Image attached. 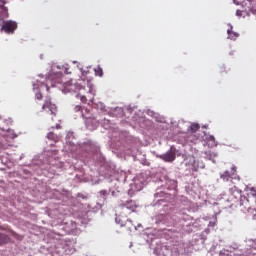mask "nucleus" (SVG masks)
I'll list each match as a JSON object with an SVG mask.
<instances>
[{
  "mask_svg": "<svg viewBox=\"0 0 256 256\" xmlns=\"http://www.w3.org/2000/svg\"><path fill=\"white\" fill-rule=\"evenodd\" d=\"M61 122H59V123H56V125L55 126H52V129H61Z\"/></svg>",
  "mask_w": 256,
  "mask_h": 256,
  "instance_id": "nucleus-20",
  "label": "nucleus"
},
{
  "mask_svg": "<svg viewBox=\"0 0 256 256\" xmlns=\"http://www.w3.org/2000/svg\"><path fill=\"white\" fill-rule=\"evenodd\" d=\"M127 224H128V223L126 222V224H124V227H126Z\"/></svg>",
  "mask_w": 256,
  "mask_h": 256,
  "instance_id": "nucleus-27",
  "label": "nucleus"
},
{
  "mask_svg": "<svg viewBox=\"0 0 256 256\" xmlns=\"http://www.w3.org/2000/svg\"><path fill=\"white\" fill-rule=\"evenodd\" d=\"M236 189H237V187H234V188L230 189V191H233V190H236Z\"/></svg>",
  "mask_w": 256,
  "mask_h": 256,
  "instance_id": "nucleus-23",
  "label": "nucleus"
},
{
  "mask_svg": "<svg viewBox=\"0 0 256 256\" xmlns=\"http://www.w3.org/2000/svg\"><path fill=\"white\" fill-rule=\"evenodd\" d=\"M228 33V39H237L239 37V34L233 32V28L227 30Z\"/></svg>",
  "mask_w": 256,
  "mask_h": 256,
  "instance_id": "nucleus-11",
  "label": "nucleus"
},
{
  "mask_svg": "<svg viewBox=\"0 0 256 256\" xmlns=\"http://www.w3.org/2000/svg\"><path fill=\"white\" fill-rule=\"evenodd\" d=\"M92 127H97V123H95Z\"/></svg>",
  "mask_w": 256,
  "mask_h": 256,
  "instance_id": "nucleus-25",
  "label": "nucleus"
},
{
  "mask_svg": "<svg viewBox=\"0 0 256 256\" xmlns=\"http://www.w3.org/2000/svg\"><path fill=\"white\" fill-rule=\"evenodd\" d=\"M11 241L7 234L0 233V245H5Z\"/></svg>",
  "mask_w": 256,
  "mask_h": 256,
  "instance_id": "nucleus-10",
  "label": "nucleus"
},
{
  "mask_svg": "<svg viewBox=\"0 0 256 256\" xmlns=\"http://www.w3.org/2000/svg\"><path fill=\"white\" fill-rule=\"evenodd\" d=\"M248 213L252 215V219L256 220V209L251 208V206L246 207Z\"/></svg>",
  "mask_w": 256,
  "mask_h": 256,
  "instance_id": "nucleus-14",
  "label": "nucleus"
},
{
  "mask_svg": "<svg viewBox=\"0 0 256 256\" xmlns=\"http://www.w3.org/2000/svg\"><path fill=\"white\" fill-rule=\"evenodd\" d=\"M122 211L125 209H129L131 213H134L135 209H137V204L133 200H127L125 203L121 204Z\"/></svg>",
  "mask_w": 256,
  "mask_h": 256,
  "instance_id": "nucleus-6",
  "label": "nucleus"
},
{
  "mask_svg": "<svg viewBox=\"0 0 256 256\" xmlns=\"http://www.w3.org/2000/svg\"><path fill=\"white\" fill-rule=\"evenodd\" d=\"M52 79H53V77L46 79V86H47V89H49V84H50V83H51V87H55V84H56V83H61L60 81L51 82Z\"/></svg>",
  "mask_w": 256,
  "mask_h": 256,
  "instance_id": "nucleus-15",
  "label": "nucleus"
},
{
  "mask_svg": "<svg viewBox=\"0 0 256 256\" xmlns=\"http://www.w3.org/2000/svg\"><path fill=\"white\" fill-rule=\"evenodd\" d=\"M82 75H85V72H82Z\"/></svg>",
  "mask_w": 256,
  "mask_h": 256,
  "instance_id": "nucleus-28",
  "label": "nucleus"
},
{
  "mask_svg": "<svg viewBox=\"0 0 256 256\" xmlns=\"http://www.w3.org/2000/svg\"><path fill=\"white\" fill-rule=\"evenodd\" d=\"M35 97L38 101H41V99H43V94H41V92H38L36 93Z\"/></svg>",
  "mask_w": 256,
  "mask_h": 256,
  "instance_id": "nucleus-19",
  "label": "nucleus"
},
{
  "mask_svg": "<svg viewBox=\"0 0 256 256\" xmlns=\"http://www.w3.org/2000/svg\"><path fill=\"white\" fill-rule=\"evenodd\" d=\"M6 3L7 2L5 0H0V21L9 17V10L5 7Z\"/></svg>",
  "mask_w": 256,
  "mask_h": 256,
  "instance_id": "nucleus-5",
  "label": "nucleus"
},
{
  "mask_svg": "<svg viewBox=\"0 0 256 256\" xmlns=\"http://www.w3.org/2000/svg\"><path fill=\"white\" fill-rule=\"evenodd\" d=\"M64 91L67 93H77V91H81V85L73 82H67L64 84Z\"/></svg>",
  "mask_w": 256,
  "mask_h": 256,
  "instance_id": "nucleus-3",
  "label": "nucleus"
},
{
  "mask_svg": "<svg viewBox=\"0 0 256 256\" xmlns=\"http://www.w3.org/2000/svg\"><path fill=\"white\" fill-rule=\"evenodd\" d=\"M133 228H134V229H137L136 226H133V225H132V226H129V227H128V231H131Z\"/></svg>",
  "mask_w": 256,
  "mask_h": 256,
  "instance_id": "nucleus-22",
  "label": "nucleus"
},
{
  "mask_svg": "<svg viewBox=\"0 0 256 256\" xmlns=\"http://www.w3.org/2000/svg\"><path fill=\"white\" fill-rule=\"evenodd\" d=\"M95 74L98 76V77H103V68L101 66H97L95 69Z\"/></svg>",
  "mask_w": 256,
  "mask_h": 256,
  "instance_id": "nucleus-13",
  "label": "nucleus"
},
{
  "mask_svg": "<svg viewBox=\"0 0 256 256\" xmlns=\"http://www.w3.org/2000/svg\"><path fill=\"white\" fill-rule=\"evenodd\" d=\"M235 167H232V173L230 174L229 171H225L223 174L220 175L223 181H229L232 175H235Z\"/></svg>",
  "mask_w": 256,
  "mask_h": 256,
  "instance_id": "nucleus-8",
  "label": "nucleus"
},
{
  "mask_svg": "<svg viewBox=\"0 0 256 256\" xmlns=\"http://www.w3.org/2000/svg\"><path fill=\"white\" fill-rule=\"evenodd\" d=\"M42 111L55 117L57 115V105L51 101V98H47L42 105Z\"/></svg>",
  "mask_w": 256,
  "mask_h": 256,
  "instance_id": "nucleus-1",
  "label": "nucleus"
},
{
  "mask_svg": "<svg viewBox=\"0 0 256 256\" xmlns=\"http://www.w3.org/2000/svg\"><path fill=\"white\" fill-rule=\"evenodd\" d=\"M79 111H83V108H82L80 105H76V106L74 107V112H75V113H79Z\"/></svg>",
  "mask_w": 256,
  "mask_h": 256,
  "instance_id": "nucleus-18",
  "label": "nucleus"
},
{
  "mask_svg": "<svg viewBox=\"0 0 256 256\" xmlns=\"http://www.w3.org/2000/svg\"><path fill=\"white\" fill-rule=\"evenodd\" d=\"M160 159L166 163H173L177 159V152L174 147H171L165 154L160 155Z\"/></svg>",
  "mask_w": 256,
  "mask_h": 256,
  "instance_id": "nucleus-2",
  "label": "nucleus"
},
{
  "mask_svg": "<svg viewBox=\"0 0 256 256\" xmlns=\"http://www.w3.org/2000/svg\"><path fill=\"white\" fill-rule=\"evenodd\" d=\"M99 194H100V197H102V199H105V197H107L108 195L107 190H101Z\"/></svg>",
  "mask_w": 256,
  "mask_h": 256,
  "instance_id": "nucleus-16",
  "label": "nucleus"
},
{
  "mask_svg": "<svg viewBox=\"0 0 256 256\" xmlns=\"http://www.w3.org/2000/svg\"><path fill=\"white\" fill-rule=\"evenodd\" d=\"M186 124L185 127H187L188 129H200V125L198 123H191V122H179V125H183Z\"/></svg>",
  "mask_w": 256,
  "mask_h": 256,
  "instance_id": "nucleus-9",
  "label": "nucleus"
},
{
  "mask_svg": "<svg viewBox=\"0 0 256 256\" xmlns=\"http://www.w3.org/2000/svg\"><path fill=\"white\" fill-rule=\"evenodd\" d=\"M80 101H82L83 103H87V96H81Z\"/></svg>",
  "mask_w": 256,
  "mask_h": 256,
  "instance_id": "nucleus-21",
  "label": "nucleus"
},
{
  "mask_svg": "<svg viewBox=\"0 0 256 256\" xmlns=\"http://www.w3.org/2000/svg\"><path fill=\"white\" fill-rule=\"evenodd\" d=\"M192 133H195V130H192Z\"/></svg>",
  "mask_w": 256,
  "mask_h": 256,
  "instance_id": "nucleus-29",
  "label": "nucleus"
},
{
  "mask_svg": "<svg viewBox=\"0 0 256 256\" xmlns=\"http://www.w3.org/2000/svg\"><path fill=\"white\" fill-rule=\"evenodd\" d=\"M127 223H128V224H131V220H127Z\"/></svg>",
  "mask_w": 256,
  "mask_h": 256,
  "instance_id": "nucleus-24",
  "label": "nucleus"
},
{
  "mask_svg": "<svg viewBox=\"0 0 256 256\" xmlns=\"http://www.w3.org/2000/svg\"><path fill=\"white\" fill-rule=\"evenodd\" d=\"M127 224H128V223L126 222V224H124V227H126Z\"/></svg>",
  "mask_w": 256,
  "mask_h": 256,
  "instance_id": "nucleus-26",
  "label": "nucleus"
},
{
  "mask_svg": "<svg viewBox=\"0 0 256 256\" xmlns=\"http://www.w3.org/2000/svg\"><path fill=\"white\" fill-rule=\"evenodd\" d=\"M207 141L209 147H217V141H215V136L209 135L204 138Z\"/></svg>",
  "mask_w": 256,
  "mask_h": 256,
  "instance_id": "nucleus-7",
  "label": "nucleus"
},
{
  "mask_svg": "<svg viewBox=\"0 0 256 256\" xmlns=\"http://www.w3.org/2000/svg\"><path fill=\"white\" fill-rule=\"evenodd\" d=\"M97 123V120L95 118H87L86 119V127H93Z\"/></svg>",
  "mask_w": 256,
  "mask_h": 256,
  "instance_id": "nucleus-12",
  "label": "nucleus"
},
{
  "mask_svg": "<svg viewBox=\"0 0 256 256\" xmlns=\"http://www.w3.org/2000/svg\"><path fill=\"white\" fill-rule=\"evenodd\" d=\"M147 115H149L150 117H155V119H157V113L151 111V110H148L147 111Z\"/></svg>",
  "mask_w": 256,
  "mask_h": 256,
  "instance_id": "nucleus-17",
  "label": "nucleus"
},
{
  "mask_svg": "<svg viewBox=\"0 0 256 256\" xmlns=\"http://www.w3.org/2000/svg\"><path fill=\"white\" fill-rule=\"evenodd\" d=\"M246 203H249V200H246Z\"/></svg>",
  "mask_w": 256,
  "mask_h": 256,
  "instance_id": "nucleus-30",
  "label": "nucleus"
},
{
  "mask_svg": "<svg viewBox=\"0 0 256 256\" xmlns=\"http://www.w3.org/2000/svg\"><path fill=\"white\" fill-rule=\"evenodd\" d=\"M1 29L5 33H14L15 29H17V22L6 21V22H4V24H3Z\"/></svg>",
  "mask_w": 256,
  "mask_h": 256,
  "instance_id": "nucleus-4",
  "label": "nucleus"
}]
</instances>
